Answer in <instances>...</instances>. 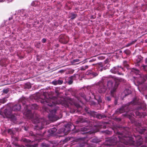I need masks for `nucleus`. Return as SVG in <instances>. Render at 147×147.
<instances>
[{"label": "nucleus", "instance_id": "obj_7", "mask_svg": "<svg viewBox=\"0 0 147 147\" xmlns=\"http://www.w3.org/2000/svg\"><path fill=\"white\" fill-rule=\"evenodd\" d=\"M99 73V71H95L93 70H89L86 72V75L89 76L91 78H92L98 76Z\"/></svg>", "mask_w": 147, "mask_h": 147}, {"label": "nucleus", "instance_id": "obj_30", "mask_svg": "<svg viewBox=\"0 0 147 147\" xmlns=\"http://www.w3.org/2000/svg\"><path fill=\"white\" fill-rule=\"evenodd\" d=\"M22 141L24 142H31L30 140L25 138L22 139Z\"/></svg>", "mask_w": 147, "mask_h": 147}, {"label": "nucleus", "instance_id": "obj_19", "mask_svg": "<svg viewBox=\"0 0 147 147\" xmlns=\"http://www.w3.org/2000/svg\"><path fill=\"white\" fill-rule=\"evenodd\" d=\"M114 97V104L116 105L117 103V101L119 99V97H118L116 96L115 95V93H114V96H112Z\"/></svg>", "mask_w": 147, "mask_h": 147}, {"label": "nucleus", "instance_id": "obj_35", "mask_svg": "<svg viewBox=\"0 0 147 147\" xmlns=\"http://www.w3.org/2000/svg\"><path fill=\"white\" fill-rule=\"evenodd\" d=\"M117 80L120 82H122V81L123 82H124L125 81V80H124L122 78H118L117 79Z\"/></svg>", "mask_w": 147, "mask_h": 147}, {"label": "nucleus", "instance_id": "obj_3", "mask_svg": "<svg viewBox=\"0 0 147 147\" xmlns=\"http://www.w3.org/2000/svg\"><path fill=\"white\" fill-rule=\"evenodd\" d=\"M118 84L114 81L108 80L107 82V86L109 89L111 90V95L114 96V93L116 91Z\"/></svg>", "mask_w": 147, "mask_h": 147}, {"label": "nucleus", "instance_id": "obj_46", "mask_svg": "<svg viewBox=\"0 0 147 147\" xmlns=\"http://www.w3.org/2000/svg\"><path fill=\"white\" fill-rule=\"evenodd\" d=\"M136 40L132 41L131 42H130L131 44L132 45L134 44L136 42Z\"/></svg>", "mask_w": 147, "mask_h": 147}, {"label": "nucleus", "instance_id": "obj_53", "mask_svg": "<svg viewBox=\"0 0 147 147\" xmlns=\"http://www.w3.org/2000/svg\"><path fill=\"white\" fill-rule=\"evenodd\" d=\"M82 96L83 98H84V99H86V96L85 95H83Z\"/></svg>", "mask_w": 147, "mask_h": 147}, {"label": "nucleus", "instance_id": "obj_40", "mask_svg": "<svg viewBox=\"0 0 147 147\" xmlns=\"http://www.w3.org/2000/svg\"><path fill=\"white\" fill-rule=\"evenodd\" d=\"M47 41V40L45 38H43L42 39V42L44 43H45Z\"/></svg>", "mask_w": 147, "mask_h": 147}, {"label": "nucleus", "instance_id": "obj_36", "mask_svg": "<svg viewBox=\"0 0 147 147\" xmlns=\"http://www.w3.org/2000/svg\"><path fill=\"white\" fill-rule=\"evenodd\" d=\"M103 64H109V60L108 59H106V60H105L104 63H103Z\"/></svg>", "mask_w": 147, "mask_h": 147}, {"label": "nucleus", "instance_id": "obj_6", "mask_svg": "<svg viewBox=\"0 0 147 147\" xmlns=\"http://www.w3.org/2000/svg\"><path fill=\"white\" fill-rule=\"evenodd\" d=\"M96 85L98 91L99 93H104L105 92L107 87L103 82L99 81L96 84Z\"/></svg>", "mask_w": 147, "mask_h": 147}, {"label": "nucleus", "instance_id": "obj_37", "mask_svg": "<svg viewBox=\"0 0 147 147\" xmlns=\"http://www.w3.org/2000/svg\"><path fill=\"white\" fill-rule=\"evenodd\" d=\"M58 84H61L63 83V81L61 80H57Z\"/></svg>", "mask_w": 147, "mask_h": 147}, {"label": "nucleus", "instance_id": "obj_24", "mask_svg": "<svg viewBox=\"0 0 147 147\" xmlns=\"http://www.w3.org/2000/svg\"><path fill=\"white\" fill-rule=\"evenodd\" d=\"M123 65L124 67H125L127 69H129L128 65L127 64V62L126 61H124L123 62Z\"/></svg>", "mask_w": 147, "mask_h": 147}, {"label": "nucleus", "instance_id": "obj_28", "mask_svg": "<svg viewBox=\"0 0 147 147\" xmlns=\"http://www.w3.org/2000/svg\"><path fill=\"white\" fill-rule=\"evenodd\" d=\"M9 91V89L7 88L6 89H4L3 90V93L4 94H7Z\"/></svg>", "mask_w": 147, "mask_h": 147}, {"label": "nucleus", "instance_id": "obj_45", "mask_svg": "<svg viewBox=\"0 0 147 147\" xmlns=\"http://www.w3.org/2000/svg\"><path fill=\"white\" fill-rule=\"evenodd\" d=\"M143 67V68L144 69H145L147 67V65H143L142 66Z\"/></svg>", "mask_w": 147, "mask_h": 147}, {"label": "nucleus", "instance_id": "obj_9", "mask_svg": "<svg viewBox=\"0 0 147 147\" xmlns=\"http://www.w3.org/2000/svg\"><path fill=\"white\" fill-rule=\"evenodd\" d=\"M70 100L71 102H70L69 104L71 105V106L69 107V105H68L67 106L68 107H69L71 108L70 112L71 113H74L76 111V108H75V109H72V108L73 107L74 108L75 107L76 108H79L80 107V105L78 103H73V102L72 101L71 99H70Z\"/></svg>", "mask_w": 147, "mask_h": 147}, {"label": "nucleus", "instance_id": "obj_26", "mask_svg": "<svg viewBox=\"0 0 147 147\" xmlns=\"http://www.w3.org/2000/svg\"><path fill=\"white\" fill-rule=\"evenodd\" d=\"M105 99L107 101H110L111 100V97L110 96H106L105 97Z\"/></svg>", "mask_w": 147, "mask_h": 147}, {"label": "nucleus", "instance_id": "obj_34", "mask_svg": "<svg viewBox=\"0 0 147 147\" xmlns=\"http://www.w3.org/2000/svg\"><path fill=\"white\" fill-rule=\"evenodd\" d=\"M52 84L55 85L58 84L57 80H54L52 82Z\"/></svg>", "mask_w": 147, "mask_h": 147}, {"label": "nucleus", "instance_id": "obj_15", "mask_svg": "<svg viewBox=\"0 0 147 147\" xmlns=\"http://www.w3.org/2000/svg\"><path fill=\"white\" fill-rule=\"evenodd\" d=\"M72 125L69 124L66 125L65 126V128L64 130H63V133H65L66 132H68L71 130V127Z\"/></svg>", "mask_w": 147, "mask_h": 147}, {"label": "nucleus", "instance_id": "obj_1", "mask_svg": "<svg viewBox=\"0 0 147 147\" xmlns=\"http://www.w3.org/2000/svg\"><path fill=\"white\" fill-rule=\"evenodd\" d=\"M126 135L124 134L120 135L118 136V137L120 141V142H117L116 140V138L115 137L113 138L114 140L112 143L111 144H107V146H114L117 145L115 147H124V144L128 145L129 144L133 145L136 146H139L142 144V139L141 136L139 135H134L136 140V142L134 141L129 136V134L128 132Z\"/></svg>", "mask_w": 147, "mask_h": 147}, {"label": "nucleus", "instance_id": "obj_48", "mask_svg": "<svg viewBox=\"0 0 147 147\" xmlns=\"http://www.w3.org/2000/svg\"><path fill=\"white\" fill-rule=\"evenodd\" d=\"M131 45V43H128L126 45L127 47H129Z\"/></svg>", "mask_w": 147, "mask_h": 147}, {"label": "nucleus", "instance_id": "obj_47", "mask_svg": "<svg viewBox=\"0 0 147 147\" xmlns=\"http://www.w3.org/2000/svg\"><path fill=\"white\" fill-rule=\"evenodd\" d=\"M46 103L47 104V105H48V106H49L50 107H52V106H53V105H50L47 102H46Z\"/></svg>", "mask_w": 147, "mask_h": 147}, {"label": "nucleus", "instance_id": "obj_16", "mask_svg": "<svg viewBox=\"0 0 147 147\" xmlns=\"http://www.w3.org/2000/svg\"><path fill=\"white\" fill-rule=\"evenodd\" d=\"M57 130V129L55 127L49 129L48 131V132L49 133V136H52L56 132Z\"/></svg>", "mask_w": 147, "mask_h": 147}, {"label": "nucleus", "instance_id": "obj_63", "mask_svg": "<svg viewBox=\"0 0 147 147\" xmlns=\"http://www.w3.org/2000/svg\"><path fill=\"white\" fill-rule=\"evenodd\" d=\"M25 130H27L26 129L25 127Z\"/></svg>", "mask_w": 147, "mask_h": 147}, {"label": "nucleus", "instance_id": "obj_50", "mask_svg": "<svg viewBox=\"0 0 147 147\" xmlns=\"http://www.w3.org/2000/svg\"><path fill=\"white\" fill-rule=\"evenodd\" d=\"M117 73V74H119V75H123V74H122L121 73H120L118 71V72Z\"/></svg>", "mask_w": 147, "mask_h": 147}, {"label": "nucleus", "instance_id": "obj_23", "mask_svg": "<svg viewBox=\"0 0 147 147\" xmlns=\"http://www.w3.org/2000/svg\"><path fill=\"white\" fill-rule=\"evenodd\" d=\"M146 130V129L145 128H142L140 129L138 131L139 133L141 134H143L145 132Z\"/></svg>", "mask_w": 147, "mask_h": 147}, {"label": "nucleus", "instance_id": "obj_57", "mask_svg": "<svg viewBox=\"0 0 147 147\" xmlns=\"http://www.w3.org/2000/svg\"><path fill=\"white\" fill-rule=\"evenodd\" d=\"M118 119V120L119 121H120L121 120V119H120V118H117Z\"/></svg>", "mask_w": 147, "mask_h": 147}, {"label": "nucleus", "instance_id": "obj_2", "mask_svg": "<svg viewBox=\"0 0 147 147\" xmlns=\"http://www.w3.org/2000/svg\"><path fill=\"white\" fill-rule=\"evenodd\" d=\"M32 122L34 124H36L35 127V128L34 131H36L35 134H32L31 135L34 137L35 140H38L37 138H40L42 136H44L46 132V131L42 132L40 131L44 127V126L47 124V122L44 118H40L37 117L34 118Z\"/></svg>", "mask_w": 147, "mask_h": 147}, {"label": "nucleus", "instance_id": "obj_55", "mask_svg": "<svg viewBox=\"0 0 147 147\" xmlns=\"http://www.w3.org/2000/svg\"><path fill=\"white\" fill-rule=\"evenodd\" d=\"M94 61V60H90L89 61V62H92V61Z\"/></svg>", "mask_w": 147, "mask_h": 147}, {"label": "nucleus", "instance_id": "obj_43", "mask_svg": "<svg viewBox=\"0 0 147 147\" xmlns=\"http://www.w3.org/2000/svg\"><path fill=\"white\" fill-rule=\"evenodd\" d=\"M65 71V70H61L59 71H58L59 73H64Z\"/></svg>", "mask_w": 147, "mask_h": 147}, {"label": "nucleus", "instance_id": "obj_12", "mask_svg": "<svg viewBox=\"0 0 147 147\" xmlns=\"http://www.w3.org/2000/svg\"><path fill=\"white\" fill-rule=\"evenodd\" d=\"M89 127H82L80 129V130L84 132V133H82V134L89 133L91 134V132H90V130L89 129Z\"/></svg>", "mask_w": 147, "mask_h": 147}, {"label": "nucleus", "instance_id": "obj_33", "mask_svg": "<svg viewBox=\"0 0 147 147\" xmlns=\"http://www.w3.org/2000/svg\"><path fill=\"white\" fill-rule=\"evenodd\" d=\"M76 16L77 15L76 14H72L71 16V19L72 20L74 19L76 17Z\"/></svg>", "mask_w": 147, "mask_h": 147}, {"label": "nucleus", "instance_id": "obj_64", "mask_svg": "<svg viewBox=\"0 0 147 147\" xmlns=\"http://www.w3.org/2000/svg\"><path fill=\"white\" fill-rule=\"evenodd\" d=\"M140 109V108H139V109H138V110Z\"/></svg>", "mask_w": 147, "mask_h": 147}, {"label": "nucleus", "instance_id": "obj_4", "mask_svg": "<svg viewBox=\"0 0 147 147\" xmlns=\"http://www.w3.org/2000/svg\"><path fill=\"white\" fill-rule=\"evenodd\" d=\"M43 108H44L45 111L48 112L49 110L50 112V113L49 115V119L51 121H55L59 119V117L55 114L56 112V109H54L53 110L49 109V108L46 107L45 106L43 107Z\"/></svg>", "mask_w": 147, "mask_h": 147}, {"label": "nucleus", "instance_id": "obj_32", "mask_svg": "<svg viewBox=\"0 0 147 147\" xmlns=\"http://www.w3.org/2000/svg\"><path fill=\"white\" fill-rule=\"evenodd\" d=\"M8 133L9 134H14V132L13 130L11 129H9L8 130Z\"/></svg>", "mask_w": 147, "mask_h": 147}, {"label": "nucleus", "instance_id": "obj_41", "mask_svg": "<svg viewBox=\"0 0 147 147\" xmlns=\"http://www.w3.org/2000/svg\"><path fill=\"white\" fill-rule=\"evenodd\" d=\"M136 114L137 115H141L140 113L139 112L136 111Z\"/></svg>", "mask_w": 147, "mask_h": 147}, {"label": "nucleus", "instance_id": "obj_42", "mask_svg": "<svg viewBox=\"0 0 147 147\" xmlns=\"http://www.w3.org/2000/svg\"><path fill=\"white\" fill-rule=\"evenodd\" d=\"M80 69L81 70H84L86 69L84 66H82L80 67Z\"/></svg>", "mask_w": 147, "mask_h": 147}, {"label": "nucleus", "instance_id": "obj_13", "mask_svg": "<svg viewBox=\"0 0 147 147\" xmlns=\"http://www.w3.org/2000/svg\"><path fill=\"white\" fill-rule=\"evenodd\" d=\"M120 67L121 68V66H117L114 67H113L112 69H111L110 71L112 73L116 74L118 72L119 70V68Z\"/></svg>", "mask_w": 147, "mask_h": 147}, {"label": "nucleus", "instance_id": "obj_29", "mask_svg": "<svg viewBox=\"0 0 147 147\" xmlns=\"http://www.w3.org/2000/svg\"><path fill=\"white\" fill-rule=\"evenodd\" d=\"M124 52L127 55H128L130 54V51L129 50L126 49L124 51Z\"/></svg>", "mask_w": 147, "mask_h": 147}, {"label": "nucleus", "instance_id": "obj_51", "mask_svg": "<svg viewBox=\"0 0 147 147\" xmlns=\"http://www.w3.org/2000/svg\"><path fill=\"white\" fill-rule=\"evenodd\" d=\"M84 68H85L86 69H87L88 67V65H86L85 66H84Z\"/></svg>", "mask_w": 147, "mask_h": 147}, {"label": "nucleus", "instance_id": "obj_27", "mask_svg": "<svg viewBox=\"0 0 147 147\" xmlns=\"http://www.w3.org/2000/svg\"><path fill=\"white\" fill-rule=\"evenodd\" d=\"M41 146L42 147H49V145L45 143H42L41 144Z\"/></svg>", "mask_w": 147, "mask_h": 147}, {"label": "nucleus", "instance_id": "obj_31", "mask_svg": "<svg viewBox=\"0 0 147 147\" xmlns=\"http://www.w3.org/2000/svg\"><path fill=\"white\" fill-rule=\"evenodd\" d=\"M92 142L94 143H97L98 142V140L96 138H94L92 140Z\"/></svg>", "mask_w": 147, "mask_h": 147}, {"label": "nucleus", "instance_id": "obj_17", "mask_svg": "<svg viewBox=\"0 0 147 147\" xmlns=\"http://www.w3.org/2000/svg\"><path fill=\"white\" fill-rule=\"evenodd\" d=\"M86 122V120L83 119L82 117H79L76 121V124H78L79 123H84Z\"/></svg>", "mask_w": 147, "mask_h": 147}, {"label": "nucleus", "instance_id": "obj_58", "mask_svg": "<svg viewBox=\"0 0 147 147\" xmlns=\"http://www.w3.org/2000/svg\"><path fill=\"white\" fill-rule=\"evenodd\" d=\"M11 2L12 1V0H7Z\"/></svg>", "mask_w": 147, "mask_h": 147}, {"label": "nucleus", "instance_id": "obj_14", "mask_svg": "<svg viewBox=\"0 0 147 147\" xmlns=\"http://www.w3.org/2000/svg\"><path fill=\"white\" fill-rule=\"evenodd\" d=\"M21 108L20 105L17 104L14 105L12 108V110L13 111H18L20 110Z\"/></svg>", "mask_w": 147, "mask_h": 147}, {"label": "nucleus", "instance_id": "obj_44", "mask_svg": "<svg viewBox=\"0 0 147 147\" xmlns=\"http://www.w3.org/2000/svg\"><path fill=\"white\" fill-rule=\"evenodd\" d=\"M141 59H138L136 61L137 63H139L141 61Z\"/></svg>", "mask_w": 147, "mask_h": 147}, {"label": "nucleus", "instance_id": "obj_59", "mask_svg": "<svg viewBox=\"0 0 147 147\" xmlns=\"http://www.w3.org/2000/svg\"><path fill=\"white\" fill-rule=\"evenodd\" d=\"M15 145H16V146H18V144H15Z\"/></svg>", "mask_w": 147, "mask_h": 147}, {"label": "nucleus", "instance_id": "obj_62", "mask_svg": "<svg viewBox=\"0 0 147 147\" xmlns=\"http://www.w3.org/2000/svg\"><path fill=\"white\" fill-rule=\"evenodd\" d=\"M76 60L77 61V62L79 61V60L78 59Z\"/></svg>", "mask_w": 147, "mask_h": 147}, {"label": "nucleus", "instance_id": "obj_22", "mask_svg": "<svg viewBox=\"0 0 147 147\" xmlns=\"http://www.w3.org/2000/svg\"><path fill=\"white\" fill-rule=\"evenodd\" d=\"M73 77L74 76H72L69 78V80L68 82V83L69 84H71L72 83V82H73Z\"/></svg>", "mask_w": 147, "mask_h": 147}, {"label": "nucleus", "instance_id": "obj_5", "mask_svg": "<svg viewBox=\"0 0 147 147\" xmlns=\"http://www.w3.org/2000/svg\"><path fill=\"white\" fill-rule=\"evenodd\" d=\"M85 110L86 112L90 115L94 117H96L98 119H101L106 117L105 115L97 114L96 112L91 111L89 108L87 107L85 108Z\"/></svg>", "mask_w": 147, "mask_h": 147}, {"label": "nucleus", "instance_id": "obj_18", "mask_svg": "<svg viewBox=\"0 0 147 147\" xmlns=\"http://www.w3.org/2000/svg\"><path fill=\"white\" fill-rule=\"evenodd\" d=\"M131 93V91L129 89H127L124 91V92L122 93V94L123 95L124 94V97H125Z\"/></svg>", "mask_w": 147, "mask_h": 147}, {"label": "nucleus", "instance_id": "obj_8", "mask_svg": "<svg viewBox=\"0 0 147 147\" xmlns=\"http://www.w3.org/2000/svg\"><path fill=\"white\" fill-rule=\"evenodd\" d=\"M26 109H27V116L30 117L31 115V112L30 110H29V107H31V108L32 109H37L38 108V106L36 104H32L31 106L30 105H26Z\"/></svg>", "mask_w": 147, "mask_h": 147}, {"label": "nucleus", "instance_id": "obj_60", "mask_svg": "<svg viewBox=\"0 0 147 147\" xmlns=\"http://www.w3.org/2000/svg\"><path fill=\"white\" fill-rule=\"evenodd\" d=\"M119 52L120 53H121L122 52V51H119Z\"/></svg>", "mask_w": 147, "mask_h": 147}, {"label": "nucleus", "instance_id": "obj_61", "mask_svg": "<svg viewBox=\"0 0 147 147\" xmlns=\"http://www.w3.org/2000/svg\"><path fill=\"white\" fill-rule=\"evenodd\" d=\"M34 147V146H30V147Z\"/></svg>", "mask_w": 147, "mask_h": 147}, {"label": "nucleus", "instance_id": "obj_10", "mask_svg": "<svg viewBox=\"0 0 147 147\" xmlns=\"http://www.w3.org/2000/svg\"><path fill=\"white\" fill-rule=\"evenodd\" d=\"M129 105V103L124 105L122 107L120 108L117 111L118 112H119L120 113H121L124 112H127L128 111V106Z\"/></svg>", "mask_w": 147, "mask_h": 147}, {"label": "nucleus", "instance_id": "obj_49", "mask_svg": "<svg viewBox=\"0 0 147 147\" xmlns=\"http://www.w3.org/2000/svg\"><path fill=\"white\" fill-rule=\"evenodd\" d=\"M69 140H70L69 138L68 139V138H67L65 139V140H64L65 142H66V141H67Z\"/></svg>", "mask_w": 147, "mask_h": 147}, {"label": "nucleus", "instance_id": "obj_39", "mask_svg": "<svg viewBox=\"0 0 147 147\" xmlns=\"http://www.w3.org/2000/svg\"><path fill=\"white\" fill-rule=\"evenodd\" d=\"M25 98H23L22 99H20V101H21L22 102L23 105L24 104H25V103L24 102V100H25Z\"/></svg>", "mask_w": 147, "mask_h": 147}, {"label": "nucleus", "instance_id": "obj_11", "mask_svg": "<svg viewBox=\"0 0 147 147\" xmlns=\"http://www.w3.org/2000/svg\"><path fill=\"white\" fill-rule=\"evenodd\" d=\"M4 113L7 118H11L13 116L12 114L10 109H5L4 110Z\"/></svg>", "mask_w": 147, "mask_h": 147}, {"label": "nucleus", "instance_id": "obj_52", "mask_svg": "<svg viewBox=\"0 0 147 147\" xmlns=\"http://www.w3.org/2000/svg\"><path fill=\"white\" fill-rule=\"evenodd\" d=\"M145 63L147 64V59H145Z\"/></svg>", "mask_w": 147, "mask_h": 147}, {"label": "nucleus", "instance_id": "obj_20", "mask_svg": "<svg viewBox=\"0 0 147 147\" xmlns=\"http://www.w3.org/2000/svg\"><path fill=\"white\" fill-rule=\"evenodd\" d=\"M97 67L99 68L100 67H102V68L100 69V71H102L103 70V63H99L97 64Z\"/></svg>", "mask_w": 147, "mask_h": 147}, {"label": "nucleus", "instance_id": "obj_21", "mask_svg": "<svg viewBox=\"0 0 147 147\" xmlns=\"http://www.w3.org/2000/svg\"><path fill=\"white\" fill-rule=\"evenodd\" d=\"M110 65L109 64H103V70H105L109 68L110 67Z\"/></svg>", "mask_w": 147, "mask_h": 147}, {"label": "nucleus", "instance_id": "obj_25", "mask_svg": "<svg viewBox=\"0 0 147 147\" xmlns=\"http://www.w3.org/2000/svg\"><path fill=\"white\" fill-rule=\"evenodd\" d=\"M7 100L6 98H4L2 99H0V105L1 103H4Z\"/></svg>", "mask_w": 147, "mask_h": 147}, {"label": "nucleus", "instance_id": "obj_56", "mask_svg": "<svg viewBox=\"0 0 147 147\" xmlns=\"http://www.w3.org/2000/svg\"><path fill=\"white\" fill-rule=\"evenodd\" d=\"M145 42L147 43V39L145 40Z\"/></svg>", "mask_w": 147, "mask_h": 147}, {"label": "nucleus", "instance_id": "obj_38", "mask_svg": "<svg viewBox=\"0 0 147 147\" xmlns=\"http://www.w3.org/2000/svg\"><path fill=\"white\" fill-rule=\"evenodd\" d=\"M37 3L36 1L35 2H33L31 3V5L33 6H36V3Z\"/></svg>", "mask_w": 147, "mask_h": 147}, {"label": "nucleus", "instance_id": "obj_54", "mask_svg": "<svg viewBox=\"0 0 147 147\" xmlns=\"http://www.w3.org/2000/svg\"><path fill=\"white\" fill-rule=\"evenodd\" d=\"M12 19V17L9 18V20H10Z\"/></svg>", "mask_w": 147, "mask_h": 147}]
</instances>
